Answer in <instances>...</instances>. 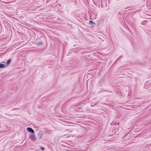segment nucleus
<instances>
[{
  "label": "nucleus",
  "instance_id": "nucleus-5",
  "mask_svg": "<svg viewBox=\"0 0 151 151\" xmlns=\"http://www.w3.org/2000/svg\"><path fill=\"white\" fill-rule=\"evenodd\" d=\"M6 67H7L6 66V65H5L4 64H2L1 63L0 64V68H4Z\"/></svg>",
  "mask_w": 151,
  "mask_h": 151
},
{
  "label": "nucleus",
  "instance_id": "nucleus-14",
  "mask_svg": "<svg viewBox=\"0 0 151 151\" xmlns=\"http://www.w3.org/2000/svg\"><path fill=\"white\" fill-rule=\"evenodd\" d=\"M2 63H5V62H2Z\"/></svg>",
  "mask_w": 151,
  "mask_h": 151
},
{
  "label": "nucleus",
  "instance_id": "nucleus-3",
  "mask_svg": "<svg viewBox=\"0 0 151 151\" xmlns=\"http://www.w3.org/2000/svg\"><path fill=\"white\" fill-rule=\"evenodd\" d=\"M27 130L28 132L32 133H34V131L33 129L31 127H28L27 128Z\"/></svg>",
  "mask_w": 151,
  "mask_h": 151
},
{
  "label": "nucleus",
  "instance_id": "nucleus-4",
  "mask_svg": "<svg viewBox=\"0 0 151 151\" xmlns=\"http://www.w3.org/2000/svg\"><path fill=\"white\" fill-rule=\"evenodd\" d=\"M11 60H12L11 59H9L7 60L6 65L7 67L9 65L11 61Z\"/></svg>",
  "mask_w": 151,
  "mask_h": 151
},
{
  "label": "nucleus",
  "instance_id": "nucleus-1",
  "mask_svg": "<svg viewBox=\"0 0 151 151\" xmlns=\"http://www.w3.org/2000/svg\"><path fill=\"white\" fill-rule=\"evenodd\" d=\"M45 130L44 129H43L40 130L38 133L37 135L39 139H41L42 136L45 133Z\"/></svg>",
  "mask_w": 151,
  "mask_h": 151
},
{
  "label": "nucleus",
  "instance_id": "nucleus-2",
  "mask_svg": "<svg viewBox=\"0 0 151 151\" xmlns=\"http://www.w3.org/2000/svg\"><path fill=\"white\" fill-rule=\"evenodd\" d=\"M30 139L33 141H35L36 139L35 134L34 133H30L29 134Z\"/></svg>",
  "mask_w": 151,
  "mask_h": 151
},
{
  "label": "nucleus",
  "instance_id": "nucleus-15",
  "mask_svg": "<svg viewBox=\"0 0 151 151\" xmlns=\"http://www.w3.org/2000/svg\"><path fill=\"white\" fill-rule=\"evenodd\" d=\"M127 11V10H125L124 11Z\"/></svg>",
  "mask_w": 151,
  "mask_h": 151
},
{
  "label": "nucleus",
  "instance_id": "nucleus-11",
  "mask_svg": "<svg viewBox=\"0 0 151 151\" xmlns=\"http://www.w3.org/2000/svg\"><path fill=\"white\" fill-rule=\"evenodd\" d=\"M122 56H122H122H120V57H119L116 60H117L119 59V58H121V57H122Z\"/></svg>",
  "mask_w": 151,
  "mask_h": 151
},
{
  "label": "nucleus",
  "instance_id": "nucleus-6",
  "mask_svg": "<svg viewBox=\"0 0 151 151\" xmlns=\"http://www.w3.org/2000/svg\"><path fill=\"white\" fill-rule=\"evenodd\" d=\"M42 42L41 41L37 43V45L38 46H40V45H42Z\"/></svg>",
  "mask_w": 151,
  "mask_h": 151
},
{
  "label": "nucleus",
  "instance_id": "nucleus-12",
  "mask_svg": "<svg viewBox=\"0 0 151 151\" xmlns=\"http://www.w3.org/2000/svg\"><path fill=\"white\" fill-rule=\"evenodd\" d=\"M128 8H125L124 9H127Z\"/></svg>",
  "mask_w": 151,
  "mask_h": 151
},
{
  "label": "nucleus",
  "instance_id": "nucleus-13",
  "mask_svg": "<svg viewBox=\"0 0 151 151\" xmlns=\"http://www.w3.org/2000/svg\"><path fill=\"white\" fill-rule=\"evenodd\" d=\"M130 41H132V39H131V40H130Z\"/></svg>",
  "mask_w": 151,
  "mask_h": 151
},
{
  "label": "nucleus",
  "instance_id": "nucleus-9",
  "mask_svg": "<svg viewBox=\"0 0 151 151\" xmlns=\"http://www.w3.org/2000/svg\"><path fill=\"white\" fill-rule=\"evenodd\" d=\"M81 108H82V107H81V106H80V107H78V109H79V110H80V109H81Z\"/></svg>",
  "mask_w": 151,
  "mask_h": 151
},
{
  "label": "nucleus",
  "instance_id": "nucleus-10",
  "mask_svg": "<svg viewBox=\"0 0 151 151\" xmlns=\"http://www.w3.org/2000/svg\"><path fill=\"white\" fill-rule=\"evenodd\" d=\"M124 66H122L121 67V68H122V69H125V68H124Z\"/></svg>",
  "mask_w": 151,
  "mask_h": 151
},
{
  "label": "nucleus",
  "instance_id": "nucleus-8",
  "mask_svg": "<svg viewBox=\"0 0 151 151\" xmlns=\"http://www.w3.org/2000/svg\"><path fill=\"white\" fill-rule=\"evenodd\" d=\"M40 149H41V150H45V148L43 147L40 146Z\"/></svg>",
  "mask_w": 151,
  "mask_h": 151
},
{
  "label": "nucleus",
  "instance_id": "nucleus-7",
  "mask_svg": "<svg viewBox=\"0 0 151 151\" xmlns=\"http://www.w3.org/2000/svg\"><path fill=\"white\" fill-rule=\"evenodd\" d=\"M89 23L90 24H91L92 23L93 24H95V23L93 22L92 21H89Z\"/></svg>",
  "mask_w": 151,
  "mask_h": 151
}]
</instances>
